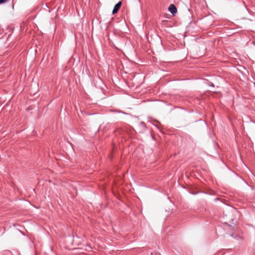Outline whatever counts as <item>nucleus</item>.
I'll use <instances>...</instances> for the list:
<instances>
[{
    "instance_id": "obj_1",
    "label": "nucleus",
    "mask_w": 255,
    "mask_h": 255,
    "mask_svg": "<svg viewBox=\"0 0 255 255\" xmlns=\"http://www.w3.org/2000/svg\"><path fill=\"white\" fill-rule=\"evenodd\" d=\"M169 11L174 15L177 12V8L173 4H171L168 7Z\"/></svg>"
},
{
    "instance_id": "obj_2",
    "label": "nucleus",
    "mask_w": 255,
    "mask_h": 255,
    "mask_svg": "<svg viewBox=\"0 0 255 255\" xmlns=\"http://www.w3.org/2000/svg\"><path fill=\"white\" fill-rule=\"evenodd\" d=\"M121 5H122L121 1H119L118 3H117L114 6V9L112 12L113 14H114L117 13L118 11H119V10L120 9Z\"/></svg>"
},
{
    "instance_id": "obj_3",
    "label": "nucleus",
    "mask_w": 255,
    "mask_h": 255,
    "mask_svg": "<svg viewBox=\"0 0 255 255\" xmlns=\"http://www.w3.org/2000/svg\"><path fill=\"white\" fill-rule=\"evenodd\" d=\"M6 0H0V4L5 2Z\"/></svg>"
}]
</instances>
